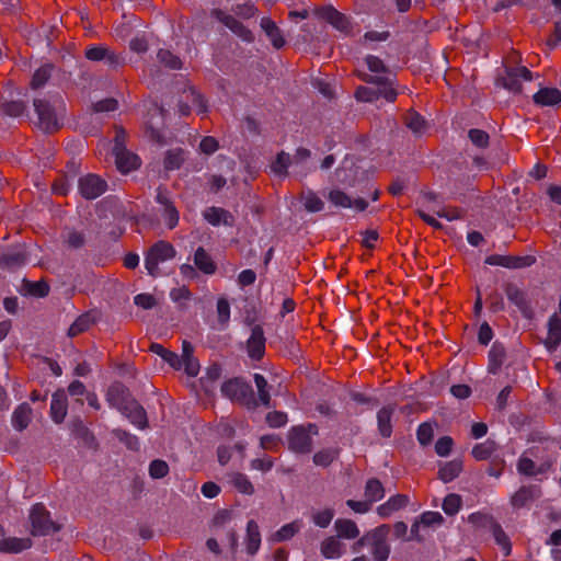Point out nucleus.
<instances>
[{"label":"nucleus","mask_w":561,"mask_h":561,"mask_svg":"<svg viewBox=\"0 0 561 561\" xmlns=\"http://www.w3.org/2000/svg\"><path fill=\"white\" fill-rule=\"evenodd\" d=\"M390 527L386 524L380 525L359 538L353 546L354 551H359L363 547H368L375 561H387L390 554V545L388 536Z\"/></svg>","instance_id":"obj_1"},{"label":"nucleus","mask_w":561,"mask_h":561,"mask_svg":"<svg viewBox=\"0 0 561 561\" xmlns=\"http://www.w3.org/2000/svg\"><path fill=\"white\" fill-rule=\"evenodd\" d=\"M362 79L366 82L376 84V89L369 87H358L355 91V98L360 102H374L380 96L388 102H394L397 91L393 88L392 80L386 76L363 75Z\"/></svg>","instance_id":"obj_2"},{"label":"nucleus","mask_w":561,"mask_h":561,"mask_svg":"<svg viewBox=\"0 0 561 561\" xmlns=\"http://www.w3.org/2000/svg\"><path fill=\"white\" fill-rule=\"evenodd\" d=\"M176 255L175 248L167 241H158L149 248L145 255V267L149 275L158 277L161 275L160 265L173 260Z\"/></svg>","instance_id":"obj_3"},{"label":"nucleus","mask_w":561,"mask_h":561,"mask_svg":"<svg viewBox=\"0 0 561 561\" xmlns=\"http://www.w3.org/2000/svg\"><path fill=\"white\" fill-rule=\"evenodd\" d=\"M34 108L38 117V127L45 133H51L60 127L59 112L65 110L61 103L55 106L46 100L36 99Z\"/></svg>","instance_id":"obj_4"},{"label":"nucleus","mask_w":561,"mask_h":561,"mask_svg":"<svg viewBox=\"0 0 561 561\" xmlns=\"http://www.w3.org/2000/svg\"><path fill=\"white\" fill-rule=\"evenodd\" d=\"M318 435V427L313 424L295 426L288 433L289 448L295 453L308 454L312 449V437Z\"/></svg>","instance_id":"obj_5"},{"label":"nucleus","mask_w":561,"mask_h":561,"mask_svg":"<svg viewBox=\"0 0 561 561\" xmlns=\"http://www.w3.org/2000/svg\"><path fill=\"white\" fill-rule=\"evenodd\" d=\"M30 519L33 535H47L58 530V527L50 520L48 512L42 504L32 507Z\"/></svg>","instance_id":"obj_6"},{"label":"nucleus","mask_w":561,"mask_h":561,"mask_svg":"<svg viewBox=\"0 0 561 561\" xmlns=\"http://www.w3.org/2000/svg\"><path fill=\"white\" fill-rule=\"evenodd\" d=\"M444 523V517L439 512H424L411 526L410 539L421 541V528H435Z\"/></svg>","instance_id":"obj_7"},{"label":"nucleus","mask_w":561,"mask_h":561,"mask_svg":"<svg viewBox=\"0 0 561 561\" xmlns=\"http://www.w3.org/2000/svg\"><path fill=\"white\" fill-rule=\"evenodd\" d=\"M106 188V182L95 174H87L79 180V191L87 199L99 197Z\"/></svg>","instance_id":"obj_8"},{"label":"nucleus","mask_w":561,"mask_h":561,"mask_svg":"<svg viewBox=\"0 0 561 561\" xmlns=\"http://www.w3.org/2000/svg\"><path fill=\"white\" fill-rule=\"evenodd\" d=\"M507 299L514 304L525 318H531L533 309L528 295L516 284L508 283L504 287Z\"/></svg>","instance_id":"obj_9"},{"label":"nucleus","mask_w":561,"mask_h":561,"mask_svg":"<svg viewBox=\"0 0 561 561\" xmlns=\"http://www.w3.org/2000/svg\"><path fill=\"white\" fill-rule=\"evenodd\" d=\"M329 202L335 207L352 208L357 211H363L367 208V202L363 198H352L340 188L331 190L328 193Z\"/></svg>","instance_id":"obj_10"},{"label":"nucleus","mask_w":561,"mask_h":561,"mask_svg":"<svg viewBox=\"0 0 561 561\" xmlns=\"http://www.w3.org/2000/svg\"><path fill=\"white\" fill-rule=\"evenodd\" d=\"M221 392L232 401L243 402L252 393V389L241 379L233 378L222 383Z\"/></svg>","instance_id":"obj_11"},{"label":"nucleus","mask_w":561,"mask_h":561,"mask_svg":"<svg viewBox=\"0 0 561 561\" xmlns=\"http://www.w3.org/2000/svg\"><path fill=\"white\" fill-rule=\"evenodd\" d=\"M213 15L243 41L251 42L253 39L252 32L233 16L222 12L221 10H214Z\"/></svg>","instance_id":"obj_12"},{"label":"nucleus","mask_w":561,"mask_h":561,"mask_svg":"<svg viewBox=\"0 0 561 561\" xmlns=\"http://www.w3.org/2000/svg\"><path fill=\"white\" fill-rule=\"evenodd\" d=\"M115 162L122 173H128L140 165L139 158L121 147L119 142L114 146Z\"/></svg>","instance_id":"obj_13"},{"label":"nucleus","mask_w":561,"mask_h":561,"mask_svg":"<svg viewBox=\"0 0 561 561\" xmlns=\"http://www.w3.org/2000/svg\"><path fill=\"white\" fill-rule=\"evenodd\" d=\"M248 354L252 359H261L265 353L264 332L260 325L252 328L251 335L247 342Z\"/></svg>","instance_id":"obj_14"},{"label":"nucleus","mask_w":561,"mask_h":561,"mask_svg":"<svg viewBox=\"0 0 561 561\" xmlns=\"http://www.w3.org/2000/svg\"><path fill=\"white\" fill-rule=\"evenodd\" d=\"M551 465V460H545L543 462L537 465L531 458L527 456V453H525L518 459L517 470L520 474L533 477L545 473L550 469Z\"/></svg>","instance_id":"obj_15"},{"label":"nucleus","mask_w":561,"mask_h":561,"mask_svg":"<svg viewBox=\"0 0 561 561\" xmlns=\"http://www.w3.org/2000/svg\"><path fill=\"white\" fill-rule=\"evenodd\" d=\"M410 503L409 496L404 494L392 495L385 503L377 507V513L382 518H388L396 512L404 508Z\"/></svg>","instance_id":"obj_16"},{"label":"nucleus","mask_w":561,"mask_h":561,"mask_svg":"<svg viewBox=\"0 0 561 561\" xmlns=\"http://www.w3.org/2000/svg\"><path fill=\"white\" fill-rule=\"evenodd\" d=\"M533 75L526 67H517L507 71L504 85L513 92H519L522 81H531Z\"/></svg>","instance_id":"obj_17"},{"label":"nucleus","mask_w":561,"mask_h":561,"mask_svg":"<svg viewBox=\"0 0 561 561\" xmlns=\"http://www.w3.org/2000/svg\"><path fill=\"white\" fill-rule=\"evenodd\" d=\"M310 157L311 152L306 148H298L296 150L295 156L291 158L293 173L295 175L305 176L312 170Z\"/></svg>","instance_id":"obj_18"},{"label":"nucleus","mask_w":561,"mask_h":561,"mask_svg":"<svg viewBox=\"0 0 561 561\" xmlns=\"http://www.w3.org/2000/svg\"><path fill=\"white\" fill-rule=\"evenodd\" d=\"M194 348L192 344L187 341H183L182 343V368H184L185 373L190 377H196L199 373V363L193 355Z\"/></svg>","instance_id":"obj_19"},{"label":"nucleus","mask_w":561,"mask_h":561,"mask_svg":"<svg viewBox=\"0 0 561 561\" xmlns=\"http://www.w3.org/2000/svg\"><path fill=\"white\" fill-rule=\"evenodd\" d=\"M561 343V317L558 313H554L549 319L548 323V335L545 341L546 347L552 352L557 350V347Z\"/></svg>","instance_id":"obj_20"},{"label":"nucleus","mask_w":561,"mask_h":561,"mask_svg":"<svg viewBox=\"0 0 561 561\" xmlns=\"http://www.w3.org/2000/svg\"><path fill=\"white\" fill-rule=\"evenodd\" d=\"M122 410L130 422L138 428H145L147 426L146 412L136 401H127Z\"/></svg>","instance_id":"obj_21"},{"label":"nucleus","mask_w":561,"mask_h":561,"mask_svg":"<svg viewBox=\"0 0 561 561\" xmlns=\"http://www.w3.org/2000/svg\"><path fill=\"white\" fill-rule=\"evenodd\" d=\"M203 216L205 220L211 226H232L233 217L229 211L220 207H208L204 210Z\"/></svg>","instance_id":"obj_22"},{"label":"nucleus","mask_w":561,"mask_h":561,"mask_svg":"<svg viewBox=\"0 0 561 561\" xmlns=\"http://www.w3.org/2000/svg\"><path fill=\"white\" fill-rule=\"evenodd\" d=\"M540 491L537 486H522L511 496V504L515 508L524 507L538 497Z\"/></svg>","instance_id":"obj_23"},{"label":"nucleus","mask_w":561,"mask_h":561,"mask_svg":"<svg viewBox=\"0 0 561 561\" xmlns=\"http://www.w3.org/2000/svg\"><path fill=\"white\" fill-rule=\"evenodd\" d=\"M85 57L92 61L106 60L110 65H117L121 61L119 56L110 51L106 46H91L85 49Z\"/></svg>","instance_id":"obj_24"},{"label":"nucleus","mask_w":561,"mask_h":561,"mask_svg":"<svg viewBox=\"0 0 561 561\" xmlns=\"http://www.w3.org/2000/svg\"><path fill=\"white\" fill-rule=\"evenodd\" d=\"M157 201L162 205V218L168 228L173 229L179 222V213L174 205L169 201L165 194L159 192Z\"/></svg>","instance_id":"obj_25"},{"label":"nucleus","mask_w":561,"mask_h":561,"mask_svg":"<svg viewBox=\"0 0 561 561\" xmlns=\"http://www.w3.org/2000/svg\"><path fill=\"white\" fill-rule=\"evenodd\" d=\"M67 397L64 391L53 394L50 403V416L55 423H61L67 415Z\"/></svg>","instance_id":"obj_26"},{"label":"nucleus","mask_w":561,"mask_h":561,"mask_svg":"<svg viewBox=\"0 0 561 561\" xmlns=\"http://www.w3.org/2000/svg\"><path fill=\"white\" fill-rule=\"evenodd\" d=\"M533 99L539 106H554L561 102V91L557 88H542Z\"/></svg>","instance_id":"obj_27"},{"label":"nucleus","mask_w":561,"mask_h":561,"mask_svg":"<svg viewBox=\"0 0 561 561\" xmlns=\"http://www.w3.org/2000/svg\"><path fill=\"white\" fill-rule=\"evenodd\" d=\"M320 551L325 559H339L343 556L345 547L337 537L332 536L321 542Z\"/></svg>","instance_id":"obj_28"},{"label":"nucleus","mask_w":561,"mask_h":561,"mask_svg":"<svg viewBox=\"0 0 561 561\" xmlns=\"http://www.w3.org/2000/svg\"><path fill=\"white\" fill-rule=\"evenodd\" d=\"M321 16L327 20L330 24H332L335 28L347 32L350 27V22L347 18L336 11L332 7L323 8L320 11Z\"/></svg>","instance_id":"obj_29"},{"label":"nucleus","mask_w":561,"mask_h":561,"mask_svg":"<svg viewBox=\"0 0 561 561\" xmlns=\"http://www.w3.org/2000/svg\"><path fill=\"white\" fill-rule=\"evenodd\" d=\"M261 546V534L259 525L254 520H249L247 525L245 548L249 554H255Z\"/></svg>","instance_id":"obj_30"},{"label":"nucleus","mask_w":561,"mask_h":561,"mask_svg":"<svg viewBox=\"0 0 561 561\" xmlns=\"http://www.w3.org/2000/svg\"><path fill=\"white\" fill-rule=\"evenodd\" d=\"M394 408L391 405L381 408L377 413L378 431L381 436L390 437L392 433L391 419Z\"/></svg>","instance_id":"obj_31"},{"label":"nucleus","mask_w":561,"mask_h":561,"mask_svg":"<svg viewBox=\"0 0 561 561\" xmlns=\"http://www.w3.org/2000/svg\"><path fill=\"white\" fill-rule=\"evenodd\" d=\"M334 528L340 538L355 539L359 536V529L352 519L339 518L334 523Z\"/></svg>","instance_id":"obj_32"},{"label":"nucleus","mask_w":561,"mask_h":561,"mask_svg":"<svg viewBox=\"0 0 561 561\" xmlns=\"http://www.w3.org/2000/svg\"><path fill=\"white\" fill-rule=\"evenodd\" d=\"M32 416V409L27 403L20 404L12 414V425L16 431L27 427Z\"/></svg>","instance_id":"obj_33"},{"label":"nucleus","mask_w":561,"mask_h":561,"mask_svg":"<svg viewBox=\"0 0 561 561\" xmlns=\"http://www.w3.org/2000/svg\"><path fill=\"white\" fill-rule=\"evenodd\" d=\"M261 27L264 30L275 48L279 49L285 45V39L280 30L271 19L263 18L261 20Z\"/></svg>","instance_id":"obj_34"},{"label":"nucleus","mask_w":561,"mask_h":561,"mask_svg":"<svg viewBox=\"0 0 561 561\" xmlns=\"http://www.w3.org/2000/svg\"><path fill=\"white\" fill-rule=\"evenodd\" d=\"M32 546L30 538H4L0 541V550L3 552L18 553Z\"/></svg>","instance_id":"obj_35"},{"label":"nucleus","mask_w":561,"mask_h":561,"mask_svg":"<svg viewBox=\"0 0 561 561\" xmlns=\"http://www.w3.org/2000/svg\"><path fill=\"white\" fill-rule=\"evenodd\" d=\"M150 351L158 356H160L165 363H168L172 368L180 370L182 369V362L180 356L171 352L167 348H164L161 344L152 343L150 345Z\"/></svg>","instance_id":"obj_36"},{"label":"nucleus","mask_w":561,"mask_h":561,"mask_svg":"<svg viewBox=\"0 0 561 561\" xmlns=\"http://www.w3.org/2000/svg\"><path fill=\"white\" fill-rule=\"evenodd\" d=\"M25 261V251L23 249H15L8 251L0 256V266L14 268L24 264Z\"/></svg>","instance_id":"obj_37"},{"label":"nucleus","mask_w":561,"mask_h":561,"mask_svg":"<svg viewBox=\"0 0 561 561\" xmlns=\"http://www.w3.org/2000/svg\"><path fill=\"white\" fill-rule=\"evenodd\" d=\"M385 496V489L378 479H369L365 485V500L371 505Z\"/></svg>","instance_id":"obj_38"},{"label":"nucleus","mask_w":561,"mask_h":561,"mask_svg":"<svg viewBox=\"0 0 561 561\" xmlns=\"http://www.w3.org/2000/svg\"><path fill=\"white\" fill-rule=\"evenodd\" d=\"M194 263L205 274H214L216 271V264L203 248H198L195 251Z\"/></svg>","instance_id":"obj_39"},{"label":"nucleus","mask_w":561,"mask_h":561,"mask_svg":"<svg viewBox=\"0 0 561 561\" xmlns=\"http://www.w3.org/2000/svg\"><path fill=\"white\" fill-rule=\"evenodd\" d=\"M301 526L302 524L300 520H294L286 524L272 535V540L276 542L288 540L301 529Z\"/></svg>","instance_id":"obj_40"},{"label":"nucleus","mask_w":561,"mask_h":561,"mask_svg":"<svg viewBox=\"0 0 561 561\" xmlns=\"http://www.w3.org/2000/svg\"><path fill=\"white\" fill-rule=\"evenodd\" d=\"M229 481L242 494L251 495L254 492L251 481L242 473L230 474Z\"/></svg>","instance_id":"obj_41"},{"label":"nucleus","mask_w":561,"mask_h":561,"mask_svg":"<svg viewBox=\"0 0 561 561\" xmlns=\"http://www.w3.org/2000/svg\"><path fill=\"white\" fill-rule=\"evenodd\" d=\"M461 463L458 461L446 462L438 471V477L444 482H450L459 476Z\"/></svg>","instance_id":"obj_42"},{"label":"nucleus","mask_w":561,"mask_h":561,"mask_svg":"<svg viewBox=\"0 0 561 561\" xmlns=\"http://www.w3.org/2000/svg\"><path fill=\"white\" fill-rule=\"evenodd\" d=\"M496 445L493 440H485L484 443L478 444L472 449V456L477 460H485L491 457L495 451Z\"/></svg>","instance_id":"obj_43"},{"label":"nucleus","mask_w":561,"mask_h":561,"mask_svg":"<svg viewBox=\"0 0 561 561\" xmlns=\"http://www.w3.org/2000/svg\"><path fill=\"white\" fill-rule=\"evenodd\" d=\"M290 165V156L288 153L280 152L277 154L275 161L271 164V169L277 175H286Z\"/></svg>","instance_id":"obj_44"},{"label":"nucleus","mask_w":561,"mask_h":561,"mask_svg":"<svg viewBox=\"0 0 561 561\" xmlns=\"http://www.w3.org/2000/svg\"><path fill=\"white\" fill-rule=\"evenodd\" d=\"M23 289L26 294L35 297H45L49 293V286L45 282H24Z\"/></svg>","instance_id":"obj_45"},{"label":"nucleus","mask_w":561,"mask_h":561,"mask_svg":"<svg viewBox=\"0 0 561 561\" xmlns=\"http://www.w3.org/2000/svg\"><path fill=\"white\" fill-rule=\"evenodd\" d=\"M492 531L495 542L502 548L505 556H510L512 551V545L505 531L500 525H494Z\"/></svg>","instance_id":"obj_46"},{"label":"nucleus","mask_w":561,"mask_h":561,"mask_svg":"<svg viewBox=\"0 0 561 561\" xmlns=\"http://www.w3.org/2000/svg\"><path fill=\"white\" fill-rule=\"evenodd\" d=\"M461 503H462V501H461L460 495L450 493L443 501V505H442L443 511L447 515H455L459 512V510L461 507Z\"/></svg>","instance_id":"obj_47"},{"label":"nucleus","mask_w":561,"mask_h":561,"mask_svg":"<svg viewBox=\"0 0 561 561\" xmlns=\"http://www.w3.org/2000/svg\"><path fill=\"white\" fill-rule=\"evenodd\" d=\"M254 382H255V386L257 388V393H259L260 401L265 407H268L270 402H271V396H270V392L267 390V381H266V379L261 374H255L254 375Z\"/></svg>","instance_id":"obj_48"},{"label":"nucleus","mask_w":561,"mask_h":561,"mask_svg":"<svg viewBox=\"0 0 561 561\" xmlns=\"http://www.w3.org/2000/svg\"><path fill=\"white\" fill-rule=\"evenodd\" d=\"M184 161V151L181 149L170 150L167 152L164 159V167L167 170L179 169Z\"/></svg>","instance_id":"obj_49"},{"label":"nucleus","mask_w":561,"mask_h":561,"mask_svg":"<svg viewBox=\"0 0 561 561\" xmlns=\"http://www.w3.org/2000/svg\"><path fill=\"white\" fill-rule=\"evenodd\" d=\"M405 124L414 134H422L425 129L424 118L415 112L407 114Z\"/></svg>","instance_id":"obj_50"},{"label":"nucleus","mask_w":561,"mask_h":561,"mask_svg":"<svg viewBox=\"0 0 561 561\" xmlns=\"http://www.w3.org/2000/svg\"><path fill=\"white\" fill-rule=\"evenodd\" d=\"M334 517V511L332 508H324L312 514V522L316 526L325 528L328 527Z\"/></svg>","instance_id":"obj_51"},{"label":"nucleus","mask_w":561,"mask_h":561,"mask_svg":"<svg viewBox=\"0 0 561 561\" xmlns=\"http://www.w3.org/2000/svg\"><path fill=\"white\" fill-rule=\"evenodd\" d=\"M91 317L89 314L80 316L69 328L68 334L69 336H77L80 333L87 331L91 325Z\"/></svg>","instance_id":"obj_52"},{"label":"nucleus","mask_w":561,"mask_h":561,"mask_svg":"<svg viewBox=\"0 0 561 561\" xmlns=\"http://www.w3.org/2000/svg\"><path fill=\"white\" fill-rule=\"evenodd\" d=\"M302 203L306 209L311 213L320 211L324 206L321 198L312 192H308L302 195Z\"/></svg>","instance_id":"obj_53"},{"label":"nucleus","mask_w":561,"mask_h":561,"mask_svg":"<svg viewBox=\"0 0 561 561\" xmlns=\"http://www.w3.org/2000/svg\"><path fill=\"white\" fill-rule=\"evenodd\" d=\"M158 59L161 64H163L165 67L170 69H180L182 67L180 58L173 55L170 50H159Z\"/></svg>","instance_id":"obj_54"},{"label":"nucleus","mask_w":561,"mask_h":561,"mask_svg":"<svg viewBox=\"0 0 561 561\" xmlns=\"http://www.w3.org/2000/svg\"><path fill=\"white\" fill-rule=\"evenodd\" d=\"M51 67L49 65L43 66L38 68L31 81V85L33 89L42 88L48 78L50 77Z\"/></svg>","instance_id":"obj_55"},{"label":"nucleus","mask_w":561,"mask_h":561,"mask_svg":"<svg viewBox=\"0 0 561 561\" xmlns=\"http://www.w3.org/2000/svg\"><path fill=\"white\" fill-rule=\"evenodd\" d=\"M337 456L334 449H322L314 454L313 462L317 466L328 467Z\"/></svg>","instance_id":"obj_56"},{"label":"nucleus","mask_w":561,"mask_h":561,"mask_svg":"<svg viewBox=\"0 0 561 561\" xmlns=\"http://www.w3.org/2000/svg\"><path fill=\"white\" fill-rule=\"evenodd\" d=\"M434 436V428L432 424L430 423H422L417 431H416V437L421 445L425 446L428 445Z\"/></svg>","instance_id":"obj_57"},{"label":"nucleus","mask_w":561,"mask_h":561,"mask_svg":"<svg viewBox=\"0 0 561 561\" xmlns=\"http://www.w3.org/2000/svg\"><path fill=\"white\" fill-rule=\"evenodd\" d=\"M535 259L531 256H506L505 267L522 268L531 265Z\"/></svg>","instance_id":"obj_58"},{"label":"nucleus","mask_w":561,"mask_h":561,"mask_svg":"<svg viewBox=\"0 0 561 561\" xmlns=\"http://www.w3.org/2000/svg\"><path fill=\"white\" fill-rule=\"evenodd\" d=\"M169 466L163 460H153L149 466V473L153 479H160L168 474Z\"/></svg>","instance_id":"obj_59"},{"label":"nucleus","mask_w":561,"mask_h":561,"mask_svg":"<svg viewBox=\"0 0 561 561\" xmlns=\"http://www.w3.org/2000/svg\"><path fill=\"white\" fill-rule=\"evenodd\" d=\"M504 351L495 346L490 351L489 371L495 374L503 363Z\"/></svg>","instance_id":"obj_60"},{"label":"nucleus","mask_w":561,"mask_h":561,"mask_svg":"<svg viewBox=\"0 0 561 561\" xmlns=\"http://www.w3.org/2000/svg\"><path fill=\"white\" fill-rule=\"evenodd\" d=\"M26 106L21 101H11L3 104V112L12 117H19L24 114Z\"/></svg>","instance_id":"obj_61"},{"label":"nucleus","mask_w":561,"mask_h":561,"mask_svg":"<svg viewBox=\"0 0 561 561\" xmlns=\"http://www.w3.org/2000/svg\"><path fill=\"white\" fill-rule=\"evenodd\" d=\"M469 138L472 144L479 148H485L489 145V135L484 130L476 128L470 129Z\"/></svg>","instance_id":"obj_62"},{"label":"nucleus","mask_w":561,"mask_h":561,"mask_svg":"<svg viewBox=\"0 0 561 561\" xmlns=\"http://www.w3.org/2000/svg\"><path fill=\"white\" fill-rule=\"evenodd\" d=\"M365 61L368 69L376 73L375 76H381L382 73L387 72V68L380 58L369 55L366 57Z\"/></svg>","instance_id":"obj_63"},{"label":"nucleus","mask_w":561,"mask_h":561,"mask_svg":"<svg viewBox=\"0 0 561 561\" xmlns=\"http://www.w3.org/2000/svg\"><path fill=\"white\" fill-rule=\"evenodd\" d=\"M218 321L227 324L230 319V305L227 299L220 298L217 302Z\"/></svg>","instance_id":"obj_64"}]
</instances>
